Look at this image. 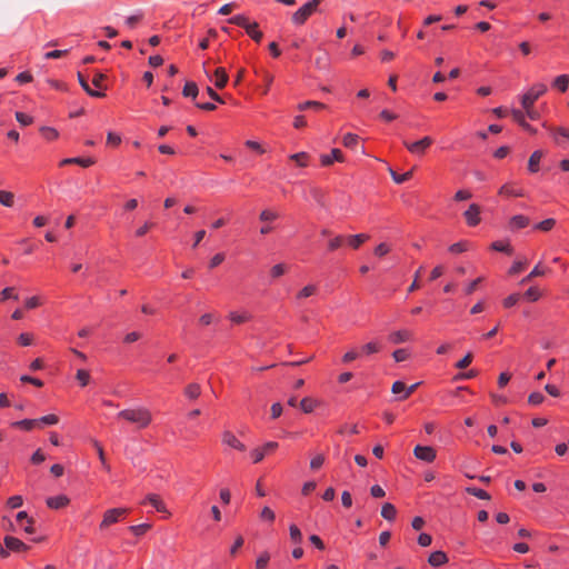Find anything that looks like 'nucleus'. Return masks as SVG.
<instances>
[{
	"mask_svg": "<svg viewBox=\"0 0 569 569\" xmlns=\"http://www.w3.org/2000/svg\"><path fill=\"white\" fill-rule=\"evenodd\" d=\"M117 417L134 425L137 429H144L152 421L151 411L146 407L123 409L118 412Z\"/></svg>",
	"mask_w": 569,
	"mask_h": 569,
	"instance_id": "f257e3e1",
	"label": "nucleus"
},
{
	"mask_svg": "<svg viewBox=\"0 0 569 569\" xmlns=\"http://www.w3.org/2000/svg\"><path fill=\"white\" fill-rule=\"evenodd\" d=\"M321 0H310L300 7L291 17L295 26H302L318 9Z\"/></svg>",
	"mask_w": 569,
	"mask_h": 569,
	"instance_id": "f03ea898",
	"label": "nucleus"
},
{
	"mask_svg": "<svg viewBox=\"0 0 569 569\" xmlns=\"http://www.w3.org/2000/svg\"><path fill=\"white\" fill-rule=\"evenodd\" d=\"M547 91V86L543 83L533 84L522 97V107H533L535 102Z\"/></svg>",
	"mask_w": 569,
	"mask_h": 569,
	"instance_id": "7ed1b4c3",
	"label": "nucleus"
},
{
	"mask_svg": "<svg viewBox=\"0 0 569 569\" xmlns=\"http://www.w3.org/2000/svg\"><path fill=\"white\" fill-rule=\"evenodd\" d=\"M128 513V509L126 508H113L109 509L104 512L103 519L100 523V529H106L109 526L120 521L123 519Z\"/></svg>",
	"mask_w": 569,
	"mask_h": 569,
	"instance_id": "20e7f679",
	"label": "nucleus"
},
{
	"mask_svg": "<svg viewBox=\"0 0 569 569\" xmlns=\"http://www.w3.org/2000/svg\"><path fill=\"white\" fill-rule=\"evenodd\" d=\"M432 142L433 140L430 137H423L422 139L416 142L405 141L403 144L412 154L422 156L426 152V150L432 144Z\"/></svg>",
	"mask_w": 569,
	"mask_h": 569,
	"instance_id": "39448f33",
	"label": "nucleus"
},
{
	"mask_svg": "<svg viewBox=\"0 0 569 569\" xmlns=\"http://www.w3.org/2000/svg\"><path fill=\"white\" fill-rule=\"evenodd\" d=\"M279 218V213L272 209H264L260 212L259 219L261 222H264V226L261 227L260 233L268 234L272 231V227L269 222L274 221Z\"/></svg>",
	"mask_w": 569,
	"mask_h": 569,
	"instance_id": "423d86ee",
	"label": "nucleus"
},
{
	"mask_svg": "<svg viewBox=\"0 0 569 569\" xmlns=\"http://www.w3.org/2000/svg\"><path fill=\"white\" fill-rule=\"evenodd\" d=\"M413 455L417 459L425 462H432L437 456L436 450L432 447L420 445L415 447Z\"/></svg>",
	"mask_w": 569,
	"mask_h": 569,
	"instance_id": "0eeeda50",
	"label": "nucleus"
},
{
	"mask_svg": "<svg viewBox=\"0 0 569 569\" xmlns=\"http://www.w3.org/2000/svg\"><path fill=\"white\" fill-rule=\"evenodd\" d=\"M463 217L469 226H477L480 222V207L476 203L470 204L463 212Z\"/></svg>",
	"mask_w": 569,
	"mask_h": 569,
	"instance_id": "6e6552de",
	"label": "nucleus"
},
{
	"mask_svg": "<svg viewBox=\"0 0 569 569\" xmlns=\"http://www.w3.org/2000/svg\"><path fill=\"white\" fill-rule=\"evenodd\" d=\"M3 542L10 551L23 552L28 550V546L23 541L12 536H6Z\"/></svg>",
	"mask_w": 569,
	"mask_h": 569,
	"instance_id": "1a4fd4ad",
	"label": "nucleus"
},
{
	"mask_svg": "<svg viewBox=\"0 0 569 569\" xmlns=\"http://www.w3.org/2000/svg\"><path fill=\"white\" fill-rule=\"evenodd\" d=\"M543 127L549 130L557 144H562V140L569 141V129L563 127H548L546 123Z\"/></svg>",
	"mask_w": 569,
	"mask_h": 569,
	"instance_id": "9d476101",
	"label": "nucleus"
},
{
	"mask_svg": "<svg viewBox=\"0 0 569 569\" xmlns=\"http://www.w3.org/2000/svg\"><path fill=\"white\" fill-rule=\"evenodd\" d=\"M222 442L231 448L239 450V451L246 450V446L240 440H238V438L229 430H226L222 433Z\"/></svg>",
	"mask_w": 569,
	"mask_h": 569,
	"instance_id": "9b49d317",
	"label": "nucleus"
},
{
	"mask_svg": "<svg viewBox=\"0 0 569 569\" xmlns=\"http://www.w3.org/2000/svg\"><path fill=\"white\" fill-rule=\"evenodd\" d=\"M46 502H47V506L51 509H61V508L67 507L69 505L70 500L67 496L59 495V496H54V497H49Z\"/></svg>",
	"mask_w": 569,
	"mask_h": 569,
	"instance_id": "f8f14e48",
	"label": "nucleus"
},
{
	"mask_svg": "<svg viewBox=\"0 0 569 569\" xmlns=\"http://www.w3.org/2000/svg\"><path fill=\"white\" fill-rule=\"evenodd\" d=\"M369 234L367 233H358V234H350L345 237V241L355 250L359 249V247L365 243L367 240H369Z\"/></svg>",
	"mask_w": 569,
	"mask_h": 569,
	"instance_id": "ddd939ff",
	"label": "nucleus"
},
{
	"mask_svg": "<svg viewBox=\"0 0 569 569\" xmlns=\"http://www.w3.org/2000/svg\"><path fill=\"white\" fill-rule=\"evenodd\" d=\"M530 223V219L523 214H516L509 220V228L511 230H519L528 227Z\"/></svg>",
	"mask_w": 569,
	"mask_h": 569,
	"instance_id": "4468645a",
	"label": "nucleus"
},
{
	"mask_svg": "<svg viewBox=\"0 0 569 569\" xmlns=\"http://www.w3.org/2000/svg\"><path fill=\"white\" fill-rule=\"evenodd\" d=\"M511 116H512V119L519 124L526 131L535 134L536 133V129L533 127H531L525 119V113L520 110H517V109H513L511 111Z\"/></svg>",
	"mask_w": 569,
	"mask_h": 569,
	"instance_id": "2eb2a0df",
	"label": "nucleus"
},
{
	"mask_svg": "<svg viewBox=\"0 0 569 569\" xmlns=\"http://www.w3.org/2000/svg\"><path fill=\"white\" fill-rule=\"evenodd\" d=\"M321 164L322 166H331L333 161H343L342 152L340 149H332L330 154H322L321 158Z\"/></svg>",
	"mask_w": 569,
	"mask_h": 569,
	"instance_id": "dca6fc26",
	"label": "nucleus"
},
{
	"mask_svg": "<svg viewBox=\"0 0 569 569\" xmlns=\"http://www.w3.org/2000/svg\"><path fill=\"white\" fill-rule=\"evenodd\" d=\"M412 335L409 330H398L389 335V340L395 343H402L411 340Z\"/></svg>",
	"mask_w": 569,
	"mask_h": 569,
	"instance_id": "f3484780",
	"label": "nucleus"
},
{
	"mask_svg": "<svg viewBox=\"0 0 569 569\" xmlns=\"http://www.w3.org/2000/svg\"><path fill=\"white\" fill-rule=\"evenodd\" d=\"M214 76V86L218 89H222L228 83L229 77L224 68H217L213 72Z\"/></svg>",
	"mask_w": 569,
	"mask_h": 569,
	"instance_id": "a211bd4d",
	"label": "nucleus"
},
{
	"mask_svg": "<svg viewBox=\"0 0 569 569\" xmlns=\"http://www.w3.org/2000/svg\"><path fill=\"white\" fill-rule=\"evenodd\" d=\"M448 561V557L443 551H433L428 559V562L433 567H439Z\"/></svg>",
	"mask_w": 569,
	"mask_h": 569,
	"instance_id": "6ab92c4d",
	"label": "nucleus"
},
{
	"mask_svg": "<svg viewBox=\"0 0 569 569\" xmlns=\"http://www.w3.org/2000/svg\"><path fill=\"white\" fill-rule=\"evenodd\" d=\"M16 519L18 522H22V520H27V526L23 527V530L26 533L31 535L34 532V528H33L34 520L32 518H30L26 511H19L16 516Z\"/></svg>",
	"mask_w": 569,
	"mask_h": 569,
	"instance_id": "aec40b11",
	"label": "nucleus"
},
{
	"mask_svg": "<svg viewBox=\"0 0 569 569\" xmlns=\"http://www.w3.org/2000/svg\"><path fill=\"white\" fill-rule=\"evenodd\" d=\"M78 80H79V83L80 86L82 87V89L90 96V97H94V98H101L104 96V93H102L101 91H97V90H92L89 84H88V81L87 79L84 78V76L81 73V72H78Z\"/></svg>",
	"mask_w": 569,
	"mask_h": 569,
	"instance_id": "412c9836",
	"label": "nucleus"
},
{
	"mask_svg": "<svg viewBox=\"0 0 569 569\" xmlns=\"http://www.w3.org/2000/svg\"><path fill=\"white\" fill-rule=\"evenodd\" d=\"M542 157L543 152L541 150H537L530 156L528 161V169L530 172L535 173L539 170V162Z\"/></svg>",
	"mask_w": 569,
	"mask_h": 569,
	"instance_id": "4be33fe9",
	"label": "nucleus"
},
{
	"mask_svg": "<svg viewBox=\"0 0 569 569\" xmlns=\"http://www.w3.org/2000/svg\"><path fill=\"white\" fill-rule=\"evenodd\" d=\"M184 396L190 399V400H194L197 398L200 397L201 395V387L200 385L193 382V383H189L186 388H184Z\"/></svg>",
	"mask_w": 569,
	"mask_h": 569,
	"instance_id": "5701e85b",
	"label": "nucleus"
},
{
	"mask_svg": "<svg viewBox=\"0 0 569 569\" xmlns=\"http://www.w3.org/2000/svg\"><path fill=\"white\" fill-rule=\"evenodd\" d=\"M79 164V166H82L84 168L87 167H90L91 164L94 163V161L91 159V158H87V159H83V158H67V159H63L61 162H60V166H66V164Z\"/></svg>",
	"mask_w": 569,
	"mask_h": 569,
	"instance_id": "b1692460",
	"label": "nucleus"
},
{
	"mask_svg": "<svg viewBox=\"0 0 569 569\" xmlns=\"http://www.w3.org/2000/svg\"><path fill=\"white\" fill-rule=\"evenodd\" d=\"M147 501L152 505L157 511L159 512H166L167 511V508H166V505L163 503V501L160 499V497L158 495H148L147 496Z\"/></svg>",
	"mask_w": 569,
	"mask_h": 569,
	"instance_id": "393cba45",
	"label": "nucleus"
},
{
	"mask_svg": "<svg viewBox=\"0 0 569 569\" xmlns=\"http://www.w3.org/2000/svg\"><path fill=\"white\" fill-rule=\"evenodd\" d=\"M397 510L396 507L392 503L386 502L381 508V516L386 520H393L396 518Z\"/></svg>",
	"mask_w": 569,
	"mask_h": 569,
	"instance_id": "a878e982",
	"label": "nucleus"
},
{
	"mask_svg": "<svg viewBox=\"0 0 569 569\" xmlns=\"http://www.w3.org/2000/svg\"><path fill=\"white\" fill-rule=\"evenodd\" d=\"M13 427L21 428L26 431L31 430L34 427H39V420L37 419H24L12 423Z\"/></svg>",
	"mask_w": 569,
	"mask_h": 569,
	"instance_id": "bb28decb",
	"label": "nucleus"
},
{
	"mask_svg": "<svg viewBox=\"0 0 569 569\" xmlns=\"http://www.w3.org/2000/svg\"><path fill=\"white\" fill-rule=\"evenodd\" d=\"M199 93L198 86L196 82L189 81L184 84L182 94L187 98L194 99Z\"/></svg>",
	"mask_w": 569,
	"mask_h": 569,
	"instance_id": "cd10ccee",
	"label": "nucleus"
},
{
	"mask_svg": "<svg viewBox=\"0 0 569 569\" xmlns=\"http://www.w3.org/2000/svg\"><path fill=\"white\" fill-rule=\"evenodd\" d=\"M388 171H389V173H390V176H391L392 180H393L396 183H398V184H401V183L406 182V181H407V180H409V179L411 178V176H412V171H411V170H410V171H407V172H405V173H402V174H398V173H397L392 168H389V169H388Z\"/></svg>",
	"mask_w": 569,
	"mask_h": 569,
	"instance_id": "c85d7f7f",
	"label": "nucleus"
},
{
	"mask_svg": "<svg viewBox=\"0 0 569 569\" xmlns=\"http://www.w3.org/2000/svg\"><path fill=\"white\" fill-rule=\"evenodd\" d=\"M317 287L315 284H308L306 287H303L296 296V299L297 300H302V299H306V298H309L311 297L312 295H315L317 292Z\"/></svg>",
	"mask_w": 569,
	"mask_h": 569,
	"instance_id": "c756f323",
	"label": "nucleus"
},
{
	"mask_svg": "<svg viewBox=\"0 0 569 569\" xmlns=\"http://www.w3.org/2000/svg\"><path fill=\"white\" fill-rule=\"evenodd\" d=\"M246 32L248 33V36L254 40L256 42H260L261 39H262V32L258 30V23L257 22H252L250 24V27H248L246 29Z\"/></svg>",
	"mask_w": 569,
	"mask_h": 569,
	"instance_id": "7c9ffc66",
	"label": "nucleus"
},
{
	"mask_svg": "<svg viewBox=\"0 0 569 569\" xmlns=\"http://www.w3.org/2000/svg\"><path fill=\"white\" fill-rule=\"evenodd\" d=\"M229 23H232V24H236V26H239L241 28H243L244 30L250 27V24L252 22L249 21V19L242 14H238V16H233L232 18H230L228 20Z\"/></svg>",
	"mask_w": 569,
	"mask_h": 569,
	"instance_id": "2f4dec72",
	"label": "nucleus"
},
{
	"mask_svg": "<svg viewBox=\"0 0 569 569\" xmlns=\"http://www.w3.org/2000/svg\"><path fill=\"white\" fill-rule=\"evenodd\" d=\"M553 86L557 89H559L561 92H565L568 89V86H569V76H567V74L558 76L553 80Z\"/></svg>",
	"mask_w": 569,
	"mask_h": 569,
	"instance_id": "473e14b6",
	"label": "nucleus"
},
{
	"mask_svg": "<svg viewBox=\"0 0 569 569\" xmlns=\"http://www.w3.org/2000/svg\"><path fill=\"white\" fill-rule=\"evenodd\" d=\"M0 203L4 207H12L14 203V194L10 191L0 190Z\"/></svg>",
	"mask_w": 569,
	"mask_h": 569,
	"instance_id": "72a5a7b5",
	"label": "nucleus"
},
{
	"mask_svg": "<svg viewBox=\"0 0 569 569\" xmlns=\"http://www.w3.org/2000/svg\"><path fill=\"white\" fill-rule=\"evenodd\" d=\"M40 132H41L42 137L48 141H53L59 136L58 131L51 127H41Z\"/></svg>",
	"mask_w": 569,
	"mask_h": 569,
	"instance_id": "f704fd0d",
	"label": "nucleus"
},
{
	"mask_svg": "<svg viewBox=\"0 0 569 569\" xmlns=\"http://www.w3.org/2000/svg\"><path fill=\"white\" fill-rule=\"evenodd\" d=\"M556 226V220L553 218H548L542 220L541 222L535 226V229L547 232L550 231Z\"/></svg>",
	"mask_w": 569,
	"mask_h": 569,
	"instance_id": "c9c22d12",
	"label": "nucleus"
},
{
	"mask_svg": "<svg viewBox=\"0 0 569 569\" xmlns=\"http://www.w3.org/2000/svg\"><path fill=\"white\" fill-rule=\"evenodd\" d=\"M491 249L499 252H505L507 254L512 253V248L509 243H505L502 241H495L491 243Z\"/></svg>",
	"mask_w": 569,
	"mask_h": 569,
	"instance_id": "e433bc0d",
	"label": "nucleus"
},
{
	"mask_svg": "<svg viewBox=\"0 0 569 569\" xmlns=\"http://www.w3.org/2000/svg\"><path fill=\"white\" fill-rule=\"evenodd\" d=\"M528 264L527 259L517 260L513 262V264L509 269V274H518L521 272Z\"/></svg>",
	"mask_w": 569,
	"mask_h": 569,
	"instance_id": "4c0bfd02",
	"label": "nucleus"
},
{
	"mask_svg": "<svg viewBox=\"0 0 569 569\" xmlns=\"http://www.w3.org/2000/svg\"><path fill=\"white\" fill-rule=\"evenodd\" d=\"M316 406H317V402L311 398H303L300 401V408L306 413L312 412Z\"/></svg>",
	"mask_w": 569,
	"mask_h": 569,
	"instance_id": "58836bf2",
	"label": "nucleus"
},
{
	"mask_svg": "<svg viewBox=\"0 0 569 569\" xmlns=\"http://www.w3.org/2000/svg\"><path fill=\"white\" fill-rule=\"evenodd\" d=\"M545 270L540 268V264H537L532 270L531 272L525 277L522 280H521V284H525L529 281H531L533 278L536 277H540V276H543L545 274Z\"/></svg>",
	"mask_w": 569,
	"mask_h": 569,
	"instance_id": "ea45409f",
	"label": "nucleus"
},
{
	"mask_svg": "<svg viewBox=\"0 0 569 569\" xmlns=\"http://www.w3.org/2000/svg\"><path fill=\"white\" fill-rule=\"evenodd\" d=\"M343 242H345V236L338 234L329 240L328 250L335 251V250L339 249Z\"/></svg>",
	"mask_w": 569,
	"mask_h": 569,
	"instance_id": "a19ab883",
	"label": "nucleus"
},
{
	"mask_svg": "<svg viewBox=\"0 0 569 569\" xmlns=\"http://www.w3.org/2000/svg\"><path fill=\"white\" fill-rule=\"evenodd\" d=\"M467 492L479 498V499H485V500H489L490 499V495L482 490V489H479V488H476V487H468L467 489Z\"/></svg>",
	"mask_w": 569,
	"mask_h": 569,
	"instance_id": "79ce46f5",
	"label": "nucleus"
},
{
	"mask_svg": "<svg viewBox=\"0 0 569 569\" xmlns=\"http://www.w3.org/2000/svg\"><path fill=\"white\" fill-rule=\"evenodd\" d=\"M151 528V525L150 523H141V525H136V526H130L129 527V530L136 535V536H142L144 535L148 530H150Z\"/></svg>",
	"mask_w": 569,
	"mask_h": 569,
	"instance_id": "37998d69",
	"label": "nucleus"
},
{
	"mask_svg": "<svg viewBox=\"0 0 569 569\" xmlns=\"http://www.w3.org/2000/svg\"><path fill=\"white\" fill-rule=\"evenodd\" d=\"M500 194L505 196H515V197H522L523 192L521 190H515L510 184H503L500 190Z\"/></svg>",
	"mask_w": 569,
	"mask_h": 569,
	"instance_id": "c03bdc74",
	"label": "nucleus"
},
{
	"mask_svg": "<svg viewBox=\"0 0 569 569\" xmlns=\"http://www.w3.org/2000/svg\"><path fill=\"white\" fill-rule=\"evenodd\" d=\"M307 108H313L316 110H321V109H325L326 106L321 102H318V101H306V102H302V103H299L298 104V109L300 111H303L306 110Z\"/></svg>",
	"mask_w": 569,
	"mask_h": 569,
	"instance_id": "a18cd8bd",
	"label": "nucleus"
},
{
	"mask_svg": "<svg viewBox=\"0 0 569 569\" xmlns=\"http://www.w3.org/2000/svg\"><path fill=\"white\" fill-rule=\"evenodd\" d=\"M93 446L97 449V452H98V456H99V459L101 461V465H102L103 469L109 471L110 470V466L107 463L103 448L101 447V445L97 440L93 441Z\"/></svg>",
	"mask_w": 569,
	"mask_h": 569,
	"instance_id": "49530a36",
	"label": "nucleus"
},
{
	"mask_svg": "<svg viewBox=\"0 0 569 569\" xmlns=\"http://www.w3.org/2000/svg\"><path fill=\"white\" fill-rule=\"evenodd\" d=\"M358 139H359V137L357 134L347 133V134H345V137L342 139V143L347 148H355L358 143Z\"/></svg>",
	"mask_w": 569,
	"mask_h": 569,
	"instance_id": "de8ad7c7",
	"label": "nucleus"
},
{
	"mask_svg": "<svg viewBox=\"0 0 569 569\" xmlns=\"http://www.w3.org/2000/svg\"><path fill=\"white\" fill-rule=\"evenodd\" d=\"M269 560L270 555L267 551L262 552L256 560V569H266Z\"/></svg>",
	"mask_w": 569,
	"mask_h": 569,
	"instance_id": "09e8293b",
	"label": "nucleus"
},
{
	"mask_svg": "<svg viewBox=\"0 0 569 569\" xmlns=\"http://www.w3.org/2000/svg\"><path fill=\"white\" fill-rule=\"evenodd\" d=\"M290 159L295 161L299 167L307 166L308 154L306 152H298L290 156Z\"/></svg>",
	"mask_w": 569,
	"mask_h": 569,
	"instance_id": "8fccbe9b",
	"label": "nucleus"
},
{
	"mask_svg": "<svg viewBox=\"0 0 569 569\" xmlns=\"http://www.w3.org/2000/svg\"><path fill=\"white\" fill-rule=\"evenodd\" d=\"M523 297L529 301H537L541 297V293L538 288L531 287L523 293Z\"/></svg>",
	"mask_w": 569,
	"mask_h": 569,
	"instance_id": "3c124183",
	"label": "nucleus"
},
{
	"mask_svg": "<svg viewBox=\"0 0 569 569\" xmlns=\"http://www.w3.org/2000/svg\"><path fill=\"white\" fill-rule=\"evenodd\" d=\"M16 119L23 127L29 126L33 122V118L31 116H28L27 113L20 111L16 112Z\"/></svg>",
	"mask_w": 569,
	"mask_h": 569,
	"instance_id": "603ef678",
	"label": "nucleus"
},
{
	"mask_svg": "<svg viewBox=\"0 0 569 569\" xmlns=\"http://www.w3.org/2000/svg\"><path fill=\"white\" fill-rule=\"evenodd\" d=\"M289 531H290L291 540L296 543H300L302 540V533H301L300 529L296 525H291L289 527Z\"/></svg>",
	"mask_w": 569,
	"mask_h": 569,
	"instance_id": "864d4df0",
	"label": "nucleus"
},
{
	"mask_svg": "<svg viewBox=\"0 0 569 569\" xmlns=\"http://www.w3.org/2000/svg\"><path fill=\"white\" fill-rule=\"evenodd\" d=\"M77 380L80 382V385L82 387L87 386L89 383V380H90V375L87 370L84 369H79L77 371V376H76Z\"/></svg>",
	"mask_w": 569,
	"mask_h": 569,
	"instance_id": "5fc2aeb1",
	"label": "nucleus"
},
{
	"mask_svg": "<svg viewBox=\"0 0 569 569\" xmlns=\"http://www.w3.org/2000/svg\"><path fill=\"white\" fill-rule=\"evenodd\" d=\"M468 249V242L459 241L449 247V251L452 253H461Z\"/></svg>",
	"mask_w": 569,
	"mask_h": 569,
	"instance_id": "6e6d98bb",
	"label": "nucleus"
},
{
	"mask_svg": "<svg viewBox=\"0 0 569 569\" xmlns=\"http://www.w3.org/2000/svg\"><path fill=\"white\" fill-rule=\"evenodd\" d=\"M229 318L234 323H243L250 319V316L248 313L239 315L237 312H230Z\"/></svg>",
	"mask_w": 569,
	"mask_h": 569,
	"instance_id": "4d7b16f0",
	"label": "nucleus"
},
{
	"mask_svg": "<svg viewBox=\"0 0 569 569\" xmlns=\"http://www.w3.org/2000/svg\"><path fill=\"white\" fill-rule=\"evenodd\" d=\"M13 291H14V288H12V287H7V288H4V289L1 291V293H0V296H1V301H4V300H7V299L18 300L19 296H18V295H16Z\"/></svg>",
	"mask_w": 569,
	"mask_h": 569,
	"instance_id": "13d9d810",
	"label": "nucleus"
},
{
	"mask_svg": "<svg viewBox=\"0 0 569 569\" xmlns=\"http://www.w3.org/2000/svg\"><path fill=\"white\" fill-rule=\"evenodd\" d=\"M38 420H39V427L41 425H49V426H51V425H57L59 422V418L56 415L43 416V417H41Z\"/></svg>",
	"mask_w": 569,
	"mask_h": 569,
	"instance_id": "bf43d9fd",
	"label": "nucleus"
},
{
	"mask_svg": "<svg viewBox=\"0 0 569 569\" xmlns=\"http://www.w3.org/2000/svg\"><path fill=\"white\" fill-rule=\"evenodd\" d=\"M545 400V397L540 392H532L528 397V402L532 406H539Z\"/></svg>",
	"mask_w": 569,
	"mask_h": 569,
	"instance_id": "052dcab7",
	"label": "nucleus"
},
{
	"mask_svg": "<svg viewBox=\"0 0 569 569\" xmlns=\"http://www.w3.org/2000/svg\"><path fill=\"white\" fill-rule=\"evenodd\" d=\"M22 503H23V499L21 496H12L7 501L8 507H10L11 509H17V508L21 507Z\"/></svg>",
	"mask_w": 569,
	"mask_h": 569,
	"instance_id": "680f3d73",
	"label": "nucleus"
},
{
	"mask_svg": "<svg viewBox=\"0 0 569 569\" xmlns=\"http://www.w3.org/2000/svg\"><path fill=\"white\" fill-rule=\"evenodd\" d=\"M250 455H251L253 463H258V462L262 461V459L266 456V452L262 448H256L251 451Z\"/></svg>",
	"mask_w": 569,
	"mask_h": 569,
	"instance_id": "e2e57ef3",
	"label": "nucleus"
},
{
	"mask_svg": "<svg viewBox=\"0 0 569 569\" xmlns=\"http://www.w3.org/2000/svg\"><path fill=\"white\" fill-rule=\"evenodd\" d=\"M216 320V316L212 312L203 313L199 318V323L201 326H210Z\"/></svg>",
	"mask_w": 569,
	"mask_h": 569,
	"instance_id": "0e129e2a",
	"label": "nucleus"
},
{
	"mask_svg": "<svg viewBox=\"0 0 569 569\" xmlns=\"http://www.w3.org/2000/svg\"><path fill=\"white\" fill-rule=\"evenodd\" d=\"M274 517V512L269 507H264L260 512V518L266 521L272 522Z\"/></svg>",
	"mask_w": 569,
	"mask_h": 569,
	"instance_id": "69168bd1",
	"label": "nucleus"
},
{
	"mask_svg": "<svg viewBox=\"0 0 569 569\" xmlns=\"http://www.w3.org/2000/svg\"><path fill=\"white\" fill-rule=\"evenodd\" d=\"M520 299V295L519 293H512L510 296H508L505 300H503V306L506 308H510V307H513Z\"/></svg>",
	"mask_w": 569,
	"mask_h": 569,
	"instance_id": "338daca9",
	"label": "nucleus"
},
{
	"mask_svg": "<svg viewBox=\"0 0 569 569\" xmlns=\"http://www.w3.org/2000/svg\"><path fill=\"white\" fill-rule=\"evenodd\" d=\"M392 357L397 362H401L409 358V353L407 352L406 349H398L393 351Z\"/></svg>",
	"mask_w": 569,
	"mask_h": 569,
	"instance_id": "774afa93",
	"label": "nucleus"
}]
</instances>
